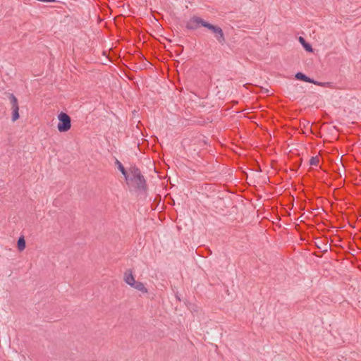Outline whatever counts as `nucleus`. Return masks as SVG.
Instances as JSON below:
<instances>
[{
    "label": "nucleus",
    "instance_id": "1",
    "mask_svg": "<svg viewBox=\"0 0 361 361\" xmlns=\"http://www.w3.org/2000/svg\"><path fill=\"white\" fill-rule=\"evenodd\" d=\"M129 181L137 190H145L147 188L146 180L140 170L136 166H131L130 169L128 183H129Z\"/></svg>",
    "mask_w": 361,
    "mask_h": 361
},
{
    "label": "nucleus",
    "instance_id": "2",
    "mask_svg": "<svg viewBox=\"0 0 361 361\" xmlns=\"http://www.w3.org/2000/svg\"><path fill=\"white\" fill-rule=\"evenodd\" d=\"M59 123L57 125L58 130L61 133H65L71 128V117L64 112H61L58 115Z\"/></svg>",
    "mask_w": 361,
    "mask_h": 361
},
{
    "label": "nucleus",
    "instance_id": "3",
    "mask_svg": "<svg viewBox=\"0 0 361 361\" xmlns=\"http://www.w3.org/2000/svg\"><path fill=\"white\" fill-rule=\"evenodd\" d=\"M203 27L212 31L215 35L216 40L220 44H223L225 42L224 34L222 29L220 27L213 25L209 23L208 22H206V23L203 24Z\"/></svg>",
    "mask_w": 361,
    "mask_h": 361
},
{
    "label": "nucleus",
    "instance_id": "4",
    "mask_svg": "<svg viewBox=\"0 0 361 361\" xmlns=\"http://www.w3.org/2000/svg\"><path fill=\"white\" fill-rule=\"evenodd\" d=\"M206 22L207 21L200 17L194 16L188 20L185 27L188 30H195L198 29L200 26L203 27V24L206 23Z\"/></svg>",
    "mask_w": 361,
    "mask_h": 361
},
{
    "label": "nucleus",
    "instance_id": "5",
    "mask_svg": "<svg viewBox=\"0 0 361 361\" xmlns=\"http://www.w3.org/2000/svg\"><path fill=\"white\" fill-rule=\"evenodd\" d=\"M8 99L11 104L12 121H16L19 118V106L16 97L13 94H9Z\"/></svg>",
    "mask_w": 361,
    "mask_h": 361
},
{
    "label": "nucleus",
    "instance_id": "6",
    "mask_svg": "<svg viewBox=\"0 0 361 361\" xmlns=\"http://www.w3.org/2000/svg\"><path fill=\"white\" fill-rule=\"evenodd\" d=\"M123 280L127 284H128L131 287L134 285V283L136 281L134 276L133 275V271L130 269L126 270L125 271Z\"/></svg>",
    "mask_w": 361,
    "mask_h": 361
},
{
    "label": "nucleus",
    "instance_id": "7",
    "mask_svg": "<svg viewBox=\"0 0 361 361\" xmlns=\"http://www.w3.org/2000/svg\"><path fill=\"white\" fill-rule=\"evenodd\" d=\"M132 287L142 292V293H146L148 291L147 288L145 286L144 283L140 281H135V283Z\"/></svg>",
    "mask_w": 361,
    "mask_h": 361
},
{
    "label": "nucleus",
    "instance_id": "8",
    "mask_svg": "<svg viewBox=\"0 0 361 361\" xmlns=\"http://www.w3.org/2000/svg\"><path fill=\"white\" fill-rule=\"evenodd\" d=\"M295 78L296 79L298 80H302V81H305V82H314V80L309 77H307L306 75H305L304 73H297L295 74Z\"/></svg>",
    "mask_w": 361,
    "mask_h": 361
},
{
    "label": "nucleus",
    "instance_id": "9",
    "mask_svg": "<svg viewBox=\"0 0 361 361\" xmlns=\"http://www.w3.org/2000/svg\"><path fill=\"white\" fill-rule=\"evenodd\" d=\"M116 164L118 167V169L121 172V173L124 176L126 181L128 180L129 174L127 173L123 164L118 160H116Z\"/></svg>",
    "mask_w": 361,
    "mask_h": 361
},
{
    "label": "nucleus",
    "instance_id": "10",
    "mask_svg": "<svg viewBox=\"0 0 361 361\" xmlns=\"http://www.w3.org/2000/svg\"><path fill=\"white\" fill-rule=\"evenodd\" d=\"M299 41L303 45V47L306 51H310V52L312 51V46L309 43L306 42V41L305 40V39L303 37H300Z\"/></svg>",
    "mask_w": 361,
    "mask_h": 361
},
{
    "label": "nucleus",
    "instance_id": "11",
    "mask_svg": "<svg viewBox=\"0 0 361 361\" xmlns=\"http://www.w3.org/2000/svg\"><path fill=\"white\" fill-rule=\"evenodd\" d=\"M17 245L20 251H23L25 248V240L23 236H21L18 238Z\"/></svg>",
    "mask_w": 361,
    "mask_h": 361
},
{
    "label": "nucleus",
    "instance_id": "12",
    "mask_svg": "<svg viewBox=\"0 0 361 361\" xmlns=\"http://www.w3.org/2000/svg\"><path fill=\"white\" fill-rule=\"evenodd\" d=\"M319 164L318 157H312L310 160V164L311 166H317Z\"/></svg>",
    "mask_w": 361,
    "mask_h": 361
},
{
    "label": "nucleus",
    "instance_id": "13",
    "mask_svg": "<svg viewBox=\"0 0 361 361\" xmlns=\"http://www.w3.org/2000/svg\"><path fill=\"white\" fill-rule=\"evenodd\" d=\"M312 83L314 84V85H317L322 86V87H325L326 86V83L317 82V81H315V80H314V82H312Z\"/></svg>",
    "mask_w": 361,
    "mask_h": 361
},
{
    "label": "nucleus",
    "instance_id": "14",
    "mask_svg": "<svg viewBox=\"0 0 361 361\" xmlns=\"http://www.w3.org/2000/svg\"><path fill=\"white\" fill-rule=\"evenodd\" d=\"M312 83L314 84V85H317L322 86V87H325L326 86V83L317 82V81H315V80H314V82H312Z\"/></svg>",
    "mask_w": 361,
    "mask_h": 361
}]
</instances>
